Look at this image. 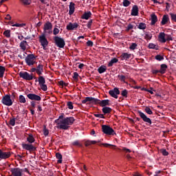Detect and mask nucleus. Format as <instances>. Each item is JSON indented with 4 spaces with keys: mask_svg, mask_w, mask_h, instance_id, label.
Returning a JSON list of instances; mask_svg holds the SVG:
<instances>
[{
    "mask_svg": "<svg viewBox=\"0 0 176 176\" xmlns=\"http://www.w3.org/2000/svg\"><path fill=\"white\" fill-rule=\"evenodd\" d=\"M78 76H79V74H78V73L76 72L74 73V76H73L74 79H78Z\"/></svg>",
    "mask_w": 176,
    "mask_h": 176,
    "instance_id": "nucleus-61",
    "label": "nucleus"
},
{
    "mask_svg": "<svg viewBox=\"0 0 176 176\" xmlns=\"http://www.w3.org/2000/svg\"><path fill=\"white\" fill-rule=\"evenodd\" d=\"M157 22V16H156V14H151V25H155V24H156V23Z\"/></svg>",
    "mask_w": 176,
    "mask_h": 176,
    "instance_id": "nucleus-23",
    "label": "nucleus"
},
{
    "mask_svg": "<svg viewBox=\"0 0 176 176\" xmlns=\"http://www.w3.org/2000/svg\"><path fill=\"white\" fill-rule=\"evenodd\" d=\"M118 61H119V60H118V58H113L109 63L108 67H112L113 65V64H116V63H118Z\"/></svg>",
    "mask_w": 176,
    "mask_h": 176,
    "instance_id": "nucleus-29",
    "label": "nucleus"
},
{
    "mask_svg": "<svg viewBox=\"0 0 176 176\" xmlns=\"http://www.w3.org/2000/svg\"><path fill=\"white\" fill-rule=\"evenodd\" d=\"M158 41L161 42V43H166V34L164 32H160L158 36Z\"/></svg>",
    "mask_w": 176,
    "mask_h": 176,
    "instance_id": "nucleus-16",
    "label": "nucleus"
},
{
    "mask_svg": "<svg viewBox=\"0 0 176 176\" xmlns=\"http://www.w3.org/2000/svg\"><path fill=\"white\" fill-rule=\"evenodd\" d=\"M145 112L148 113V115H153V112L151 109V108L146 107L144 109Z\"/></svg>",
    "mask_w": 176,
    "mask_h": 176,
    "instance_id": "nucleus-41",
    "label": "nucleus"
},
{
    "mask_svg": "<svg viewBox=\"0 0 176 176\" xmlns=\"http://www.w3.org/2000/svg\"><path fill=\"white\" fill-rule=\"evenodd\" d=\"M28 98H29V100H32L34 101H41V96L35 94H29L27 95Z\"/></svg>",
    "mask_w": 176,
    "mask_h": 176,
    "instance_id": "nucleus-13",
    "label": "nucleus"
},
{
    "mask_svg": "<svg viewBox=\"0 0 176 176\" xmlns=\"http://www.w3.org/2000/svg\"><path fill=\"white\" fill-rule=\"evenodd\" d=\"M36 72L37 75H42L43 72V65L41 64L38 65L36 68Z\"/></svg>",
    "mask_w": 176,
    "mask_h": 176,
    "instance_id": "nucleus-18",
    "label": "nucleus"
},
{
    "mask_svg": "<svg viewBox=\"0 0 176 176\" xmlns=\"http://www.w3.org/2000/svg\"><path fill=\"white\" fill-rule=\"evenodd\" d=\"M127 90L126 89H124L122 92H121V95L122 96V97H127Z\"/></svg>",
    "mask_w": 176,
    "mask_h": 176,
    "instance_id": "nucleus-46",
    "label": "nucleus"
},
{
    "mask_svg": "<svg viewBox=\"0 0 176 176\" xmlns=\"http://www.w3.org/2000/svg\"><path fill=\"white\" fill-rule=\"evenodd\" d=\"M39 42L43 47V49L46 50V47L49 45V41H47V38H46V36H45V34H42L39 36Z\"/></svg>",
    "mask_w": 176,
    "mask_h": 176,
    "instance_id": "nucleus-4",
    "label": "nucleus"
},
{
    "mask_svg": "<svg viewBox=\"0 0 176 176\" xmlns=\"http://www.w3.org/2000/svg\"><path fill=\"white\" fill-rule=\"evenodd\" d=\"M96 118H99L100 119H104V114H94Z\"/></svg>",
    "mask_w": 176,
    "mask_h": 176,
    "instance_id": "nucleus-52",
    "label": "nucleus"
},
{
    "mask_svg": "<svg viewBox=\"0 0 176 176\" xmlns=\"http://www.w3.org/2000/svg\"><path fill=\"white\" fill-rule=\"evenodd\" d=\"M52 28H53V25H52V23L47 22L44 24L43 31L44 34L45 35H47V34H52L53 31L52 30Z\"/></svg>",
    "mask_w": 176,
    "mask_h": 176,
    "instance_id": "nucleus-6",
    "label": "nucleus"
},
{
    "mask_svg": "<svg viewBox=\"0 0 176 176\" xmlns=\"http://www.w3.org/2000/svg\"><path fill=\"white\" fill-rule=\"evenodd\" d=\"M5 67L0 66V78H3V74H5Z\"/></svg>",
    "mask_w": 176,
    "mask_h": 176,
    "instance_id": "nucleus-34",
    "label": "nucleus"
},
{
    "mask_svg": "<svg viewBox=\"0 0 176 176\" xmlns=\"http://www.w3.org/2000/svg\"><path fill=\"white\" fill-rule=\"evenodd\" d=\"M133 176H142V175L140 174L139 173H135Z\"/></svg>",
    "mask_w": 176,
    "mask_h": 176,
    "instance_id": "nucleus-64",
    "label": "nucleus"
},
{
    "mask_svg": "<svg viewBox=\"0 0 176 176\" xmlns=\"http://www.w3.org/2000/svg\"><path fill=\"white\" fill-rule=\"evenodd\" d=\"M10 157V152H4L0 149V159H8Z\"/></svg>",
    "mask_w": 176,
    "mask_h": 176,
    "instance_id": "nucleus-15",
    "label": "nucleus"
},
{
    "mask_svg": "<svg viewBox=\"0 0 176 176\" xmlns=\"http://www.w3.org/2000/svg\"><path fill=\"white\" fill-rule=\"evenodd\" d=\"M2 102L4 105H7V107H10L13 104L12 99L10 98V96L9 95H6L5 97L3 98Z\"/></svg>",
    "mask_w": 176,
    "mask_h": 176,
    "instance_id": "nucleus-10",
    "label": "nucleus"
},
{
    "mask_svg": "<svg viewBox=\"0 0 176 176\" xmlns=\"http://www.w3.org/2000/svg\"><path fill=\"white\" fill-rule=\"evenodd\" d=\"M19 76L22 78V79H25V80H32V79H34L32 74H30L27 72H19Z\"/></svg>",
    "mask_w": 176,
    "mask_h": 176,
    "instance_id": "nucleus-8",
    "label": "nucleus"
},
{
    "mask_svg": "<svg viewBox=\"0 0 176 176\" xmlns=\"http://www.w3.org/2000/svg\"><path fill=\"white\" fill-rule=\"evenodd\" d=\"M3 34L6 38H10V30H7L4 31Z\"/></svg>",
    "mask_w": 176,
    "mask_h": 176,
    "instance_id": "nucleus-39",
    "label": "nucleus"
},
{
    "mask_svg": "<svg viewBox=\"0 0 176 176\" xmlns=\"http://www.w3.org/2000/svg\"><path fill=\"white\" fill-rule=\"evenodd\" d=\"M144 38L145 39H147V41H151V39H152V34L149 32H146Z\"/></svg>",
    "mask_w": 176,
    "mask_h": 176,
    "instance_id": "nucleus-35",
    "label": "nucleus"
},
{
    "mask_svg": "<svg viewBox=\"0 0 176 176\" xmlns=\"http://www.w3.org/2000/svg\"><path fill=\"white\" fill-rule=\"evenodd\" d=\"M38 81L43 91H46L47 90V85L45 84L46 82L45 78L43 76H39Z\"/></svg>",
    "mask_w": 176,
    "mask_h": 176,
    "instance_id": "nucleus-9",
    "label": "nucleus"
},
{
    "mask_svg": "<svg viewBox=\"0 0 176 176\" xmlns=\"http://www.w3.org/2000/svg\"><path fill=\"white\" fill-rule=\"evenodd\" d=\"M109 94L111 97H113V98H118V96L120 94V91H119V89L114 88L113 90H110Z\"/></svg>",
    "mask_w": 176,
    "mask_h": 176,
    "instance_id": "nucleus-12",
    "label": "nucleus"
},
{
    "mask_svg": "<svg viewBox=\"0 0 176 176\" xmlns=\"http://www.w3.org/2000/svg\"><path fill=\"white\" fill-rule=\"evenodd\" d=\"M87 46H90V47L93 46V41H88L87 42Z\"/></svg>",
    "mask_w": 176,
    "mask_h": 176,
    "instance_id": "nucleus-60",
    "label": "nucleus"
},
{
    "mask_svg": "<svg viewBox=\"0 0 176 176\" xmlns=\"http://www.w3.org/2000/svg\"><path fill=\"white\" fill-rule=\"evenodd\" d=\"M10 172L12 175L13 176H23V173H24V170L20 168H12L10 169Z\"/></svg>",
    "mask_w": 176,
    "mask_h": 176,
    "instance_id": "nucleus-7",
    "label": "nucleus"
},
{
    "mask_svg": "<svg viewBox=\"0 0 176 176\" xmlns=\"http://www.w3.org/2000/svg\"><path fill=\"white\" fill-rule=\"evenodd\" d=\"M61 118L63 116H59V119L55 120V123L58 124L57 129L60 130H68L74 124V122H75L74 117H67L63 119H61Z\"/></svg>",
    "mask_w": 176,
    "mask_h": 176,
    "instance_id": "nucleus-1",
    "label": "nucleus"
},
{
    "mask_svg": "<svg viewBox=\"0 0 176 176\" xmlns=\"http://www.w3.org/2000/svg\"><path fill=\"white\" fill-rule=\"evenodd\" d=\"M93 23V21H89V22H88V23L87 24V27L88 28H90L91 27V23Z\"/></svg>",
    "mask_w": 176,
    "mask_h": 176,
    "instance_id": "nucleus-62",
    "label": "nucleus"
},
{
    "mask_svg": "<svg viewBox=\"0 0 176 176\" xmlns=\"http://www.w3.org/2000/svg\"><path fill=\"white\" fill-rule=\"evenodd\" d=\"M102 145H103V146H105L106 148H108V146H114V147L116 146L115 145H112L108 143H103L102 144Z\"/></svg>",
    "mask_w": 176,
    "mask_h": 176,
    "instance_id": "nucleus-54",
    "label": "nucleus"
},
{
    "mask_svg": "<svg viewBox=\"0 0 176 176\" xmlns=\"http://www.w3.org/2000/svg\"><path fill=\"white\" fill-rule=\"evenodd\" d=\"M19 102H21L22 104H25V97L23 95L19 96Z\"/></svg>",
    "mask_w": 176,
    "mask_h": 176,
    "instance_id": "nucleus-38",
    "label": "nucleus"
},
{
    "mask_svg": "<svg viewBox=\"0 0 176 176\" xmlns=\"http://www.w3.org/2000/svg\"><path fill=\"white\" fill-rule=\"evenodd\" d=\"M168 20H169L168 16L167 14L164 15L163 17H162L161 24L162 25H164L167 24Z\"/></svg>",
    "mask_w": 176,
    "mask_h": 176,
    "instance_id": "nucleus-26",
    "label": "nucleus"
},
{
    "mask_svg": "<svg viewBox=\"0 0 176 176\" xmlns=\"http://www.w3.org/2000/svg\"><path fill=\"white\" fill-rule=\"evenodd\" d=\"M135 47H137V43H133L130 45L129 49H130L131 50H135Z\"/></svg>",
    "mask_w": 176,
    "mask_h": 176,
    "instance_id": "nucleus-43",
    "label": "nucleus"
},
{
    "mask_svg": "<svg viewBox=\"0 0 176 176\" xmlns=\"http://www.w3.org/2000/svg\"><path fill=\"white\" fill-rule=\"evenodd\" d=\"M133 28H134V26L133 25H131V24L128 25V26H127L128 31L130 30H133Z\"/></svg>",
    "mask_w": 176,
    "mask_h": 176,
    "instance_id": "nucleus-59",
    "label": "nucleus"
},
{
    "mask_svg": "<svg viewBox=\"0 0 176 176\" xmlns=\"http://www.w3.org/2000/svg\"><path fill=\"white\" fill-rule=\"evenodd\" d=\"M170 16L172 20H173V21H175V22H176V14H175L170 13Z\"/></svg>",
    "mask_w": 176,
    "mask_h": 176,
    "instance_id": "nucleus-50",
    "label": "nucleus"
},
{
    "mask_svg": "<svg viewBox=\"0 0 176 176\" xmlns=\"http://www.w3.org/2000/svg\"><path fill=\"white\" fill-rule=\"evenodd\" d=\"M132 16H138V6H134L131 10Z\"/></svg>",
    "mask_w": 176,
    "mask_h": 176,
    "instance_id": "nucleus-22",
    "label": "nucleus"
},
{
    "mask_svg": "<svg viewBox=\"0 0 176 176\" xmlns=\"http://www.w3.org/2000/svg\"><path fill=\"white\" fill-rule=\"evenodd\" d=\"M155 60H157L158 61H162V60H164V58L161 55H157L155 56Z\"/></svg>",
    "mask_w": 176,
    "mask_h": 176,
    "instance_id": "nucleus-45",
    "label": "nucleus"
},
{
    "mask_svg": "<svg viewBox=\"0 0 176 176\" xmlns=\"http://www.w3.org/2000/svg\"><path fill=\"white\" fill-rule=\"evenodd\" d=\"M23 5H30L31 3V0H21Z\"/></svg>",
    "mask_w": 176,
    "mask_h": 176,
    "instance_id": "nucleus-48",
    "label": "nucleus"
},
{
    "mask_svg": "<svg viewBox=\"0 0 176 176\" xmlns=\"http://www.w3.org/2000/svg\"><path fill=\"white\" fill-rule=\"evenodd\" d=\"M73 145H74L75 146H82V144H80V142H79V141L78 140L74 142Z\"/></svg>",
    "mask_w": 176,
    "mask_h": 176,
    "instance_id": "nucleus-47",
    "label": "nucleus"
},
{
    "mask_svg": "<svg viewBox=\"0 0 176 176\" xmlns=\"http://www.w3.org/2000/svg\"><path fill=\"white\" fill-rule=\"evenodd\" d=\"M102 111L104 114L111 113V111H112V109L105 107L102 108Z\"/></svg>",
    "mask_w": 176,
    "mask_h": 176,
    "instance_id": "nucleus-31",
    "label": "nucleus"
},
{
    "mask_svg": "<svg viewBox=\"0 0 176 176\" xmlns=\"http://www.w3.org/2000/svg\"><path fill=\"white\" fill-rule=\"evenodd\" d=\"M148 47H149V49H155V47H156V45H155L153 43H150L148 45Z\"/></svg>",
    "mask_w": 176,
    "mask_h": 176,
    "instance_id": "nucleus-57",
    "label": "nucleus"
},
{
    "mask_svg": "<svg viewBox=\"0 0 176 176\" xmlns=\"http://www.w3.org/2000/svg\"><path fill=\"white\" fill-rule=\"evenodd\" d=\"M98 71L99 74H104V72L107 71V67L105 66H101L100 67L98 68Z\"/></svg>",
    "mask_w": 176,
    "mask_h": 176,
    "instance_id": "nucleus-32",
    "label": "nucleus"
},
{
    "mask_svg": "<svg viewBox=\"0 0 176 176\" xmlns=\"http://www.w3.org/2000/svg\"><path fill=\"white\" fill-rule=\"evenodd\" d=\"M25 61L29 66L34 65L35 64V56L34 54H28Z\"/></svg>",
    "mask_w": 176,
    "mask_h": 176,
    "instance_id": "nucleus-5",
    "label": "nucleus"
},
{
    "mask_svg": "<svg viewBox=\"0 0 176 176\" xmlns=\"http://www.w3.org/2000/svg\"><path fill=\"white\" fill-rule=\"evenodd\" d=\"M12 27H18L19 28H21L23 27H25V23H15L12 25Z\"/></svg>",
    "mask_w": 176,
    "mask_h": 176,
    "instance_id": "nucleus-37",
    "label": "nucleus"
},
{
    "mask_svg": "<svg viewBox=\"0 0 176 176\" xmlns=\"http://www.w3.org/2000/svg\"><path fill=\"white\" fill-rule=\"evenodd\" d=\"M54 41L56 46L60 47V49H63L64 48V46H65V41L58 36L54 37Z\"/></svg>",
    "mask_w": 176,
    "mask_h": 176,
    "instance_id": "nucleus-2",
    "label": "nucleus"
},
{
    "mask_svg": "<svg viewBox=\"0 0 176 176\" xmlns=\"http://www.w3.org/2000/svg\"><path fill=\"white\" fill-rule=\"evenodd\" d=\"M161 153L164 156H167L168 155V152L166 149H161Z\"/></svg>",
    "mask_w": 176,
    "mask_h": 176,
    "instance_id": "nucleus-49",
    "label": "nucleus"
},
{
    "mask_svg": "<svg viewBox=\"0 0 176 176\" xmlns=\"http://www.w3.org/2000/svg\"><path fill=\"white\" fill-rule=\"evenodd\" d=\"M166 69H167V65H166V64L161 65L160 73V74H166Z\"/></svg>",
    "mask_w": 176,
    "mask_h": 176,
    "instance_id": "nucleus-27",
    "label": "nucleus"
},
{
    "mask_svg": "<svg viewBox=\"0 0 176 176\" xmlns=\"http://www.w3.org/2000/svg\"><path fill=\"white\" fill-rule=\"evenodd\" d=\"M74 12H75V3L71 2L69 4V14H74Z\"/></svg>",
    "mask_w": 176,
    "mask_h": 176,
    "instance_id": "nucleus-24",
    "label": "nucleus"
},
{
    "mask_svg": "<svg viewBox=\"0 0 176 176\" xmlns=\"http://www.w3.org/2000/svg\"><path fill=\"white\" fill-rule=\"evenodd\" d=\"M85 146H89V145H91V140L86 141L85 143Z\"/></svg>",
    "mask_w": 176,
    "mask_h": 176,
    "instance_id": "nucleus-58",
    "label": "nucleus"
},
{
    "mask_svg": "<svg viewBox=\"0 0 176 176\" xmlns=\"http://www.w3.org/2000/svg\"><path fill=\"white\" fill-rule=\"evenodd\" d=\"M10 126H14L16 124V118H11L10 120Z\"/></svg>",
    "mask_w": 176,
    "mask_h": 176,
    "instance_id": "nucleus-42",
    "label": "nucleus"
},
{
    "mask_svg": "<svg viewBox=\"0 0 176 176\" xmlns=\"http://www.w3.org/2000/svg\"><path fill=\"white\" fill-rule=\"evenodd\" d=\"M139 30H145L146 28V25L144 23H140L138 25Z\"/></svg>",
    "mask_w": 176,
    "mask_h": 176,
    "instance_id": "nucleus-40",
    "label": "nucleus"
},
{
    "mask_svg": "<svg viewBox=\"0 0 176 176\" xmlns=\"http://www.w3.org/2000/svg\"><path fill=\"white\" fill-rule=\"evenodd\" d=\"M27 141L30 144H32V143L35 142V138H34V136L32 135V134H30L28 135V137L27 138Z\"/></svg>",
    "mask_w": 176,
    "mask_h": 176,
    "instance_id": "nucleus-28",
    "label": "nucleus"
},
{
    "mask_svg": "<svg viewBox=\"0 0 176 176\" xmlns=\"http://www.w3.org/2000/svg\"><path fill=\"white\" fill-rule=\"evenodd\" d=\"M67 107L69 109H74V104H72V102H67Z\"/></svg>",
    "mask_w": 176,
    "mask_h": 176,
    "instance_id": "nucleus-44",
    "label": "nucleus"
},
{
    "mask_svg": "<svg viewBox=\"0 0 176 176\" xmlns=\"http://www.w3.org/2000/svg\"><path fill=\"white\" fill-rule=\"evenodd\" d=\"M27 41H23L21 43H20V47L22 49V50H25V49H27Z\"/></svg>",
    "mask_w": 176,
    "mask_h": 176,
    "instance_id": "nucleus-30",
    "label": "nucleus"
},
{
    "mask_svg": "<svg viewBox=\"0 0 176 176\" xmlns=\"http://www.w3.org/2000/svg\"><path fill=\"white\" fill-rule=\"evenodd\" d=\"M56 158H58V163H63V155H61L59 153L56 154Z\"/></svg>",
    "mask_w": 176,
    "mask_h": 176,
    "instance_id": "nucleus-33",
    "label": "nucleus"
},
{
    "mask_svg": "<svg viewBox=\"0 0 176 176\" xmlns=\"http://www.w3.org/2000/svg\"><path fill=\"white\" fill-rule=\"evenodd\" d=\"M6 20H12V16L10 14H7L6 16Z\"/></svg>",
    "mask_w": 176,
    "mask_h": 176,
    "instance_id": "nucleus-63",
    "label": "nucleus"
},
{
    "mask_svg": "<svg viewBox=\"0 0 176 176\" xmlns=\"http://www.w3.org/2000/svg\"><path fill=\"white\" fill-rule=\"evenodd\" d=\"M96 104H99L100 107H107V105H109V100H98V102Z\"/></svg>",
    "mask_w": 176,
    "mask_h": 176,
    "instance_id": "nucleus-19",
    "label": "nucleus"
},
{
    "mask_svg": "<svg viewBox=\"0 0 176 176\" xmlns=\"http://www.w3.org/2000/svg\"><path fill=\"white\" fill-rule=\"evenodd\" d=\"M139 115L144 122L148 123V124H152V120L151 118H148L145 113L139 111Z\"/></svg>",
    "mask_w": 176,
    "mask_h": 176,
    "instance_id": "nucleus-11",
    "label": "nucleus"
},
{
    "mask_svg": "<svg viewBox=\"0 0 176 176\" xmlns=\"http://www.w3.org/2000/svg\"><path fill=\"white\" fill-rule=\"evenodd\" d=\"M118 78H119V79H120V80L122 82H124V80L126 79V76H124L123 75H118Z\"/></svg>",
    "mask_w": 176,
    "mask_h": 176,
    "instance_id": "nucleus-51",
    "label": "nucleus"
},
{
    "mask_svg": "<svg viewBox=\"0 0 176 176\" xmlns=\"http://www.w3.org/2000/svg\"><path fill=\"white\" fill-rule=\"evenodd\" d=\"M166 41H173V37L171 35L166 34Z\"/></svg>",
    "mask_w": 176,
    "mask_h": 176,
    "instance_id": "nucleus-55",
    "label": "nucleus"
},
{
    "mask_svg": "<svg viewBox=\"0 0 176 176\" xmlns=\"http://www.w3.org/2000/svg\"><path fill=\"white\" fill-rule=\"evenodd\" d=\"M43 134L44 135H49V130H47L46 127H45L43 129Z\"/></svg>",
    "mask_w": 176,
    "mask_h": 176,
    "instance_id": "nucleus-56",
    "label": "nucleus"
},
{
    "mask_svg": "<svg viewBox=\"0 0 176 176\" xmlns=\"http://www.w3.org/2000/svg\"><path fill=\"white\" fill-rule=\"evenodd\" d=\"M121 60H125L126 61H127V60H129V58H131V54H129V53H123L122 54V55L120 56Z\"/></svg>",
    "mask_w": 176,
    "mask_h": 176,
    "instance_id": "nucleus-20",
    "label": "nucleus"
},
{
    "mask_svg": "<svg viewBox=\"0 0 176 176\" xmlns=\"http://www.w3.org/2000/svg\"><path fill=\"white\" fill-rule=\"evenodd\" d=\"M78 23H69L67 25V30H68L69 31H73V30H76V28H78Z\"/></svg>",
    "mask_w": 176,
    "mask_h": 176,
    "instance_id": "nucleus-17",
    "label": "nucleus"
},
{
    "mask_svg": "<svg viewBox=\"0 0 176 176\" xmlns=\"http://www.w3.org/2000/svg\"><path fill=\"white\" fill-rule=\"evenodd\" d=\"M86 98H87V102H92V104H97L98 102V99L97 98H94L92 97H87Z\"/></svg>",
    "mask_w": 176,
    "mask_h": 176,
    "instance_id": "nucleus-25",
    "label": "nucleus"
},
{
    "mask_svg": "<svg viewBox=\"0 0 176 176\" xmlns=\"http://www.w3.org/2000/svg\"><path fill=\"white\" fill-rule=\"evenodd\" d=\"M90 17H91V12L88 11L82 14L81 19H83L84 20H89Z\"/></svg>",
    "mask_w": 176,
    "mask_h": 176,
    "instance_id": "nucleus-21",
    "label": "nucleus"
},
{
    "mask_svg": "<svg viewBox=\"0 0 176 176\" xmlns=\"http://www.w3.org/2000/svg\"><path fill=\"white\" fill-rule=\"evenodd\" d=\"M58 32H60V30H58V28H55L54 29V32H53L54 35H57V34H58Z\"/></svg>",
    "mask_w": 176,
    "mask_h": 176,
    "instance_id": "nucleus-53",
    "label": "nucleus"
},
{
    "mask_svg": "<svg viewBox=\"0 0 176 176\" xmlns=\"http://www.w3.org/2000/svg\"><path fill=\"white\" fill-rule=\"evenodd\" d=\"M131 3L129 0H124L122 2V5L123 6H124V8H127V6H130Z\"/></svg>",
    "mask_w": 176,
    "mask_h": 176,
    "instance_id": "nucleus-36",
    "label": "nucleus"
},
{
    "mask_svg": "<svg viewBox=\"0 0 176 176\" xmlns=\"http://www.w3.org/2000/svg\"><path fill=\"white\" fill-rule=\"evenodd\" d=\"M22 146L23 149H25L26 151H30V152L36 149L35 146H34L32 144H23Z\"/></svg>",
    "mask_w": 176,
    "mask_h": 176,
    "instance_id": "nucleus-14",
    "label": "nucleus"
},
{
    "mask_svg": "<svg viewBox=\"0 0 176 176\" xmlns=\"http://www.w3.org/2000/svg\"><path fill=\"white\" fill-rule=\"evenodd\" d=\"M102 130L104 134L107 135H115V131L111 126L107 125H102Z\"/></svg>",
    "mask_w": 176,
    "mask_h": 176,
    "instance_id": "nucleus-3",
    "label": "nucleus"
}]
</instances>
